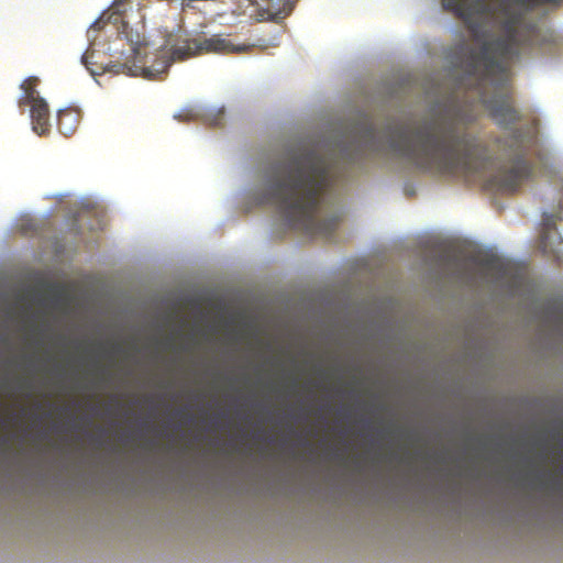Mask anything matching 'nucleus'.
<instances>
[{"instance_id":"f257e3e1","label":"nucleus","mask_w":563,"mask_h":563,"mask_svg":"<svg viewBox=\"0 0 563 563\" xmlns=\"http://www.w3.org/2000/svg\"><path fill=\"white\" fill-rule=\"evenodd\" d=\"M563 0H442L444 10L462 19L478 51L468 54L465 81L471 93L501 128L521 120L514 107L507 63L530 47L537 27L527 14L544 4L559 5Z\"/></svg>"},{"instance_id":"f8f14e48","label":"nucleus","mask_w":563,"mask_h":563,"mask_svg":"<svg viewBox=\"0 0 563 563\" xmlns=\"http://www.w3.org/2000/svg\"><path fill=\"white\" fill-rule=\"evenodd\" d=\"M203 121L210 126H222L224 123V110L217 109L207 112L203 117Z\"/></svg>"},{"instance_id":"9b49d317","label":"nucleus","mask_w":563,"mask_h":563,"mask_svg":"<svg viewBox=\"0 0 563 563\" xmlns=\"http://www.w3.org/2000/svg\"><path fill=\"white\" fill-rule=\"evenodd\" d=\"M38 84V79L36 77H29L21 84V89L23 90V96L19 100V104H30L35 102V100L43 99L38 96L36 90V86Z\"/></svg>"},{"instance_id":"7ed1b4c3","label":"nucleus","mask_w":563,"mask_h":563,"mask_svg":"<svg viewBox=\"0 0 563 563\" xmlns=\"http://www.w3.org/2000/svg\"><path fill=\"white\" fill-rule=\"evenodd\" d=\"M339 177L338 163L317 148L292 152L275 166L266 200L278 207L292 228L328 239L338 227V218L318 220L317 211L322 194Z\"/></svg>"},{"instance_id":"1a4fd4ad","label":"nucleus","mask_w":563,"mask_h":563,"mask_svg":"<svg viewBox=\"0 0 563 563\" xmlns=\"http://www.w3.org/2000/svg\"><path fill=\"white\" fill-rule=\"evenodd\" d=\"M80 122V114L77 110L67 108L59 110L57 114V126L59 132L65 136L75 133Z\"/></svg>"},{"instance_id":"39448f33","label":"nucleus","mask_w":563,"mask_h":563,"mask_svg":"<svg viewBox=\"0 0 563 563\" xmlns=\"http://www.w3.org/2000/svg\"><path fill=\"white\" fill-rule=\"evenodd\" d=\"M538 144L537 131L533 126L514 129L503 140V147L510 161V167L498 172L489 180L492 188L499 192H514L527 179L532 170L527 156Z\"/></svg>"},{"instance_id":"ddd939ff","label":"nucleus","mask_w":563,"mask_h":563,"mask_svg":"<svg viewBox=\"0 0 563 563\" xmlns=\"http://www.w3.org/2000/svg\"><path fill=\"white\" fill-rule=\"evenodd\" d=\"M81 60L86 65V67H88V55L87 54L82 55Z\"/></svg>"},{"instance_id":"6e6552de","label":"nucleus","mask_w":563,"mask_h":563,"mask_svg":"<svg viewBox=\"0 0 563 563\" xmlns=\"http://www.w3.org/2000/svg\"><path fill=\"white\" fill-rule=\"evenodd\" d=\"M31 106V122L35 133L43 135L49 130V109L44 99L35 100Z\"/></svg>"},{"instance_id":"9d476101","label":"nucleus","mask_w":563,"mask_h":563,"mask_svg":"<svg viewBox=\"0 0 563 563\" xmlns=\"http://www.w3.org/2000/svg\"><path fill=\"white\" fill-rule=\"evenodd\" d=\"M561 220V218L556 214L544 213L542 218V232L540 236L539 247L544 254L555 256V252L551 250L548 245V241L550 239L551 232L556 230V221Z\"/></svg>"},{"instance_id":"20e7f679","label":"nucleus","mask_w":563,"mask_h":563,"mask_svg":"<svg viewBox=\"0 0 563 563\" xmlns=\"http://www.w3.org/2000/svg\"><path fill=\"white\" fill-rule=\"evenodd\" d=\"M132 60L128 59L121 64L122 73L131 76H142L146 79H161L175 60H185L201 54H242L247 52L253 45L235 44L229 37L216 34L210 37H185L178 38L172 46L170 56L165 52L150 55L147 43L141 40L129 37Z\"/></svg>"},{"instance_id":"f03ea898","label":"nucleus","mask_w":563,"mask_h":563,"mask_svg":"<svg viewBox=\"0 0 563 563\" xmlns=\"http://www.w3.org/2000/svg\"><path fill=\"white\" fill-rule=\"evenodd\" d=\"M465 107L453 104L423 120L411 134L402 125L388 123L382 132L363 118L352 131L353 141L344 155L351 163L389 152L417 168L439 176H470L476 169L482 144L468 131L474 121Z\"/></svg>"},{"instance_id":"423d86ee","label":"nucleus","mask_w":563,"mask_h":563,"mask_svg":"<svg viewBox=\"0 0 563 563\" xmlns=\"http://www.w3.org/2000/svg\"><path fill=\"white\" fill-rule=\"evenodd\" d=\"M262 4L252 15L255 22H275L279 23L287 18L294 10L295 4L291 0H260ZM252 4H258V0H250Z\"/></svg>"},{"instance_id":"0eeeda50","label":"nucleus","mask_w":563,"mask_h":563,"mask_svg":"<svg viewBox=\"0 0 563 563\" xmlns=\"http://www.w3.org/2000/svg\"><path fill=\"white\" fill-rule=\"evenodd\" d=\"M477 264L486 276L492 277L496 282H503L508 277V263L496 255L485 254L478 257Z\"/></svg>"},{"instance_id":"4468645a","label":"nucleus","mask_w":563,"mask_h":563,"mask_svg":"<svg viewBox=\"0 0 563 563\" xmlns=\"http://www.w3.org/2000/svg\"><path fill=\"white\" fill-rule=\"evenodd\" d=\"M291 1H292V2H294V4L296 5V2H297L298 0H291Z\"/></svg>"}]
</instances>
